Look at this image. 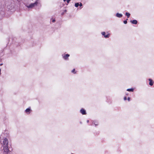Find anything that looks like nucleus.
I'll list each match as a JSON object with an SVG mask.
<instances>
[{
    "mask_svg": "<svg viewBox=\"0 0 154 154\" xmlns=\"http://www.w3.org/2000/svg\"><path fill=\"white\" fill-rule=\"evenodd\" d=\"M2 144L3 147L4 154H8L9 151L8 140L6 138H4Z\"/></svg>",
    "mask_w": 154,
    "mask_h": 154,
    "instance_id": "1",
    "label": "nucleus"
},
{
    "mask_svg": "<svg viewBox=\"0 0 154 154\" xmlns=\"http://www.w3.org/2000/svg\"><path fill=\"white\" fill-rule=\"evenodd\" d=\"M38 2L37 1H36L34 3H31L29 5H26L27 8H32L34 7L37 5Z\"/></svg>",
    "mask_w": 154,
    "mask_h": 154,
    "instance_id": "2",
    "label": "nucleus"
},
{
    "mask_svg": "<svg viewBox=\"0 0 154 154\" xmlns=\"http://www.w3.org/2000/svg\"><path fill=\"white\" fill-rule=\"evenodd\" d=\"M80 112L83 115H85L86 114L85 111L83 109H82L80 110Z\"/></svg>",
    "mask_w": 154,
    "mask_h": 154,
    "instance_id": "3",
    "label": "nucleus"
},
{
    "mask_svg": "<svg viewBox=\"0 0 154 154\" xmlns=\"http://www.w3.org/2000/svg\"><path fill=\"white\" fill-rule=\"evenodd\" d=\"M116 16L118 17H121L122 16V14H120L119 13H117L116 14Z\"/></svg>",
    "mask_w": 154,
    "mask_h": 154,
    "instance_id": "4",
    "label": "nucleus"
},
{
    "mask_svg": "<svg viewBox=\"0 0 154 154\" xmlns=\"http://www.w3.org/2000/svg\"><path fill=\"white\" fill-rule=\"evenodd\" d=\"M131 22L133 24H137V21L136 20H134L133 21H131Z\"/></svg>",
    "mask_w": 154,
    "mask_h": 154,
    "instance_id": "5",
    "label": "nucleus"
},
{
    "mask_svg": "<svg viewBox=\"0 0 154 154\" xmlns=\"http://www.w3.org/2000/svg\"><path fill=\"white\" fill-rule=\"evenodd\" d=\"M69 56V54H67L65 55H64V56H63V57L65 59H66Z\"/></svg>",
    "mask_w": 154,
    "mask_h": 154,
    "instance_id": "6",
    "label": "nucleus"
},
{
    "mask_svg": "<svg viewBox=\"0 0 154 154\" xmlns=\"http://www.w3.org/2000/svg\"><path fill=\"white\" fill-rule=\"evenodd\" d=\"M149 81H150L149 83V85L151 86L152 85L153 83H152V80L151 79H149Z\"/></svg>",
    "mask_w": 154,
    "mask_h": 154,
    "instance_id": "7",
    "label": "nucleus"
},
{
    "mask_svg": "<svg viewBox=\"0 0 154 154\" xmlns=\"http://www.w3.org/2000/svg\"><path fill=\"white\" fill-rule=\"evenodd\" d=\"M31 110L29 108H28V109H27L26 110H25V111H26V113H28V112L29 113H30V111Z\"/></svg>",
    "mask_w": 154,
    "mask_h": 154,
    "instance_id": "8",
    "label": "nucleus"
},
{
    "mask_svg": "<svg viewBox=\"0 0 154 154\" xmlns=\"http://www.w3.org/2000/svg\"><path fill=\"white\" fill-rule=\"evenodd\" d=\"M125 15L126 16H127V17L128 18H129L130 17V14L126 12L125 13Z\"/></svg>",
    "mask_w": 154,
    "mask_h": 154,
    "instance_id": "9",
    "label": "nucleus"
},
{
    "mask_svg": "<svg viewBox=\"0 0 154 154\" xmlns=\"http://www.w3.org/2000/svg\"><path fill=\"white\" fill-rule=\"evenodd\" d=\"M127 90L129 91H133L134 89L133 88L128 89Z\"/></svg>",
    "mask_w": 154,
    "mask_h": 154,
    "instance_id": "10",
    "label": "nucleus"
},
{
    "mask_svg": "<svg viewBox=\"0 0 154 154\" xmlns=\"http://www.w3.org/2000/svg\"><path fill=\"white\" fill-rule=\"evenodd\" d=\"M79 5V3H77L75 4V6L76 7H77Z\"/></svg>",
    "mask_w": 154,
    "mask_h": 154,
    "instance_id": "11",
    "label": "nucleus"
},
{
    "mask_svg": "<svg viewBox=\"0 0 154 154\" xmlns=\"http://www.w3.org/2000/svg\"><path fill=\"white\" fill-rule=\"evenodd\" d=\"M109 35L108 34V35H104V37L106 38H108L109 37Z\"/></svg>",
    "mask_w": 154,
    "mask_h": 154,
    "instance_id": "12",
    "label": "nucleus"
},
{
    "mask_svg": "<svg viewBox=\"0 0 154 154\" xmlns=\"http://www.w3.org/2000/svg\"><path fill=\"white\" fill-rule=\"evenodd\" d=\"M63 1L64 2H65L66 1L67 3H69V1H70V0H63Z\"/></svg>",
    "mask_w": 154,
    "mask_h": 154,
    "instance_id": "13",
    "label": "nucleus"
},
{
    "mask_svg": "<svg viewBox=\"0 0 154 154\" xmlns=\"http://www.w3.org/2000/svg\"><path fill=\"white\" fill-rule=\"evenodd\" d=\"M105 32H102V34L103 35H105Z\"/></svg>",
    "mask_w": 154,
    "mask_h": 154,
    "instance_id": "14",
    "label": "nucleus"
},
{
    "mask_svg": "<svg viewBox=\"0 0 154 154\" xmlns=\"http://www.w3.org/2000/svg\"><path fill=\"white\" fill-rule=\"evenodd\" d=\"M127 20H125L124 21V23L125 24H126L127 23Z\"/></svg>",
    "mask_w": 154,
    "mask_h": 154,
    "instance_id": "15",
    "label": "nucleus"
},
{
    "mask_svg": "<svg viewBox=\"0 0 154 154\" xmlns=\"http://www.w3.org/2000/svg\"><path fill=\"white\" fill-rule=\"evenodd\" d=\"M75 69H73L72 71V72H75Z\"/></svg>",
    "mask_w": 154,
    "mask_h": 154,
    "instance_id": "16",
    "label": "nucleus"
},
{
    "mask_svg": "<svg viewBox=\"0 0 154 154\" xmlns=\"http://www.w3.org/2000/svg\"><path fill=\"white\" fill-rule=\"evenodd\" d=\"M79 5L80 6H82V4L81 3H80V4H79Z\"/></svg>",
    "mask_w": 154,
    "mask_h": 154,
    "instance_id": "17",
    "label": "nucleus"
},
{
    "mask_svg": "<svg viewBox=\"0 0 154 154\" xmlns=\"http://www.w3.org/2000/svg\"><path fill=\"white\" fill-rule=\"evenodd\" d=\"M127 99V97H125L124 98V100H126Z\"/></svg>",
    "mask_w": 154,
    "mask_h": 154,
    "instance_id": "18",
    "label": "nucleus"
},
{
    "mask_svg": "<svg viewBox=\"0 0 154 154\" xmlns=\"http://www.w3.org/2000/svg\"><path fill=\"white\" fill-rule=\"evenodd\" d=\"M130 97H128V100L129 101L130 100Z\"/></svg>",
    "mask_w": 154,
    "mask_h": 154,
    "instance_id": "19",
    "label": "nucleus"
},
{
    "mask_svg": "<svg viewBox=\"0 0 154 154\" xmlns=\"http://www.w3.org/2000/svg\"><path fill=\"white\" fill-rule=\"evenodd\" d=\"M52 22H54L55 21V20H54V19H53V20H52Z\"/></svg>",
    "mask_w": 154,
    "mask_h": 154,
    "instance_id": "20",
    "label": "nucleus"
},
{
    "mask_svg": "<svg viewBox=\"0 0 154 154\" xmlns=\"http://www.w3.org/2000/svg\"><path fill=\"white\" fill-rule=\"evenodd\" d=\"M2 64H2V63L1 64H0V66H2Z\"/></svg>",
    "mask_w": 154,
    "mask_h": 154,
    "instance_id": "21",
    "label": "nucleus"
},
{
    "mask_svg": "<svg viewBox=\"0 0 154 154\" xmlns=\"http://www.w3.org/2000/svg\"><path fill=\"white\" fill-rule=\"evenodd\" d=\"M88 122H89V120H87V122L88 123Z\"/></svg>",
    "mask_w": 154,
    "mask_h": 154,
    "instance_id": "22",
    "label": "nucleus"
}]
</instances>
